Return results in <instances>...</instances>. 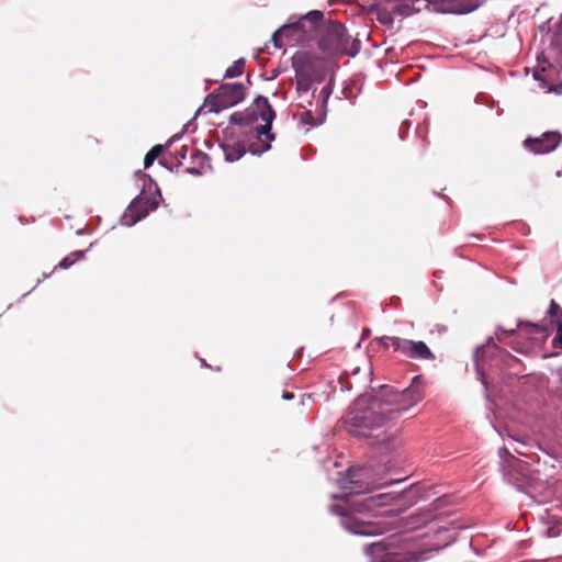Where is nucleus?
<instances>
[{"label":"nucleus","instance_id":"obj_10","mask_svg":"<svg viewBox=\"0 0 562 562\" xmlns=\"http://www.w3.org/2000/svg\"><path fill=\"white\" fill-rule=\"evenodd\" d=\"M517 329H519V336H524L525 338L529 339L530 341L537 340L535 337L536 335H543L544 328L536 323L530 322H518L517 328L506 329L502 326L498 327V331L501 334H497V340L499 342H504L506 337L515 336L517 333Z\"/></svg>","mask_w":562,"mask_h":562},{"label":"nucleus","instance_id":"obj_24","mask_svg":"<svg viewBox=\"0 0 562 562\" xmlns=\"http://www.w3.org/2000/svg\"><path fill=\"white\" fill-rule=\"evenodd\" d=\"M552 345L554 348L562 347V319L557 322V335L553 338Z\"/></svg>","mask_w":562,"mask_h":562},{"label":"nucleus","instance_id":"obj_32","mask_svg":"<svg viewBox=\"0 0 562 562\" xmlns=\"http://www.w3.org/2000/svg\"><path fill=\"white\" fill-rule=\"evenodd\" d=\"M192 157H195V158H199V159H203L205 157V155L203 153H201L200 150H194L192 153Z\"/></svg>","mask_w":562,"mask_h":562},{"label":"nucleus","instance_id":"obj_16","mask_svg":"<svg viewBox=\"0 0 562 562\" xmlns=\"http://www.w3.org/2000/svg\"><path fill=\"white\" fill-rule=\"evenodd\" d=\"M289 40V41H294V42H303L302 38L299 36V33L296 32V30H289L288 32L285 33H280V29L278 31L274 32L273 36H272V41L274 43V46L278 47V48H281L284 43H283V40Z\"/></svg>","mask_w":562,"mask_h":562},{"label":"nucleus","instance_id":"obj_25","mask_svg":"<svg viewBox=\"0 0 562 562\" xmlns=\"http://www.w3.org/2000/svg\"><path fill=\"white\" fill-rule=\"evenodd\" d=\"M403 340V338L400 337H390V336H383L379 339L380 344L384 348H393V341Z\"/></svg>","mask_w":562,"mask_h":562},{"label":"nucleus","instance_id":"obj_36","mask_svg":"<svg viewBox=\"0 0 562 562\" xmlns=\"http://www.w3.org/2000/svg\"><path fill=\"white\" fill-rule=\"evenodd\" d=\"M515 451H516L517 453H519V454L526 456V453H525L524 451H519V450H517V449H515Z\"/></svg>","mask_w":562,"mask_h":562},{"label":"nucleus","instance_id":"obj_2","mask_svg":"<svg viewBox=\"0 0 562 562\" xmlns=\"http://www.w3.org/2000/svg\"><path fill=\"white\" fill-rule=\"evenodd\" d=\"M317 45L321 50L333 56L353 57L360 50V41L353 40L341 23L334 21H323L318 30Z\"/></svg>","mask_w":562,"mask_h":562},{"label":"nucleus","instance_id":"obj_27","mask_svg":"<svg viewBox=\"0 0 562 562\" xmlns=\"http://www.w3.org/2000/svg\"><path fill=\"white\" fill-rule=\"evenodd\" d=\"M339 383L341 385V390L346 389V390H351L352 389V385L351 383L349 382V376L347 373H344L339 376Z\"/></svg>","mask_w":562,"mask_h":562},{"label":"nucleus","instance_id":"obj_8","mask_svg":"<svg viewBox=\"0 0 562 562\" xmlns=\"http://www.w3.org/2000/svg\"><path fill=\"white\" fill-rule=\"evenodd\" d=\"M341 524L348 531L360 536H374L382 532V528L373 521H364L353 514H342Z\"/></svg>","mask_w":562,"mask_h":562},{"label":"nucleus","instance_id":"obj_3","mask_svg":"<svg viewBox=\"0 0 562 562\" xmlns=\"http://www.w3.org/2000/svg\"><path fill=\"white\" fill-rule=\"evenodd\" d=\"M419 2L424 3V8L432 5L435 11L456 14L469 13L481 4V0H407L395 5L393 12L403 16L412 15L422 10L416 7Z\"/></svg>","mask_w":562,"mask_h":562},{"label":"nucleus","instance_id":"obj_17","mask_svg":"<svg viewBox=\"0 0 562 562\" xmlns=\"http://www.w3.org/2000/svg\"><path fill=\"white\" fill-rule=\"evenodd\" d=\"M255 121V112L250 108L244 112H235L231 116V122L240 126L249 125Z\"/></svg>","mask_w":562,"mask_h":562},{"label":"nucleus","instance_id":"obj_29","mask_svg":"<svg viewBox=\"0 0 562 562\" xmlns=\"http://www.w3.org/2000/svg\"><path fill=\"white\" fill-rule=\"evenodd\" d=\"M188 150L189 148L187 145L181 146V148L178 151H176V158L179 160L186 159Z\"/></svg>","mask_w":562,"mask_h":562},{"label":"nucleus","instance_id":"obj_31","mask_svg":"<svg viewBox=\"0 0 562 562\" xmlns=\"http://www.w3.org/2000/svg\"><path fill=\"white\" fill-rule=\"evenodd\" d=\"M294 397H295V395L292 392L284 391L282 393V398H284V400H293Z\"/></svg>","mask_w":562,"mask_h":562},{"label":"nucleus","instance_id":"obj_38","mask_svg":"<svg viewBox=\"0 0 562 562\" xmlns=\"http://www.w3.org/2000/svg\"><path fill=\"white\" fill-rule=\"evenodd\" d=\"M304 114H305V115H307V116H310V117H312V114H311V112H310V111H308V112H305Z\"/></svg>","mask_w":562,"mask_h":562},{"label":"nucleus","instance_id":"obj_19","mask_svg":"<svg viewBox=\"0 0 562 562\" xmlns=\"http://www.w3.org/2000/svg\"><path fill=\"white\" fill-rule=\"evenodd\" d=\"M491 347L498 350L509 361H517V359L514 356H512L508 351H506L505 349L498 348L493 338H490L487 340L486 346H483L476 350V355H475L476 359H479L480 355L485 353L486 348H491Z\"/></svg>","mask_w":562,"mask_h":562},{"label":"nucleus","instance_id":"obj_14","mask_svg":"<svg viewBox=\"0 0 562 562\" xmlns=\"http://www.w3.org/2000/svg\"><path fill=\"white\" fill-rule=\"evenodd\" d=\"M389 550V544L383 541L373 542L366 547L367 554L375 559H381V562H389V560H384V558H387L390 555Z\"/></svg>","mask_w":562,"mask_h":562},{"label":"nucleus","instance_id":"obj_20","mask_svg":"<svg viewBox=\"0 0 562 562\" xmlns=\"http://www.w3.org/2000/svg\"><path fill=\"white\" fill-rule=\"evenodd\" d=\"M164 150V146L162 145H156L154 146L145 156L144 158V168L147 169L149 168L156 158H158L160 156V154L162 153Z\"/></svg>","mask_w":562,"mask_h":562},{"label":"nucleus","instance_id":"obj_34","mask_svg":"<svg viewBox=\"0 0 562 562\" xmlns=\"http://www.w3.org/2000/svg\"><path fill=\"white\" fill-rule=\"evenodd\" d=\"M549 536H558V532L554 531V528L549 529Z\"/></svg>","mask_w":562,"mask_h":562},{"label":"nucleus","instance_id":"obj_26","mask_svg":"<svg viewBox=\"0 0 562 562\" xmlns=\"http://www.w3.org/2000/svg\"><path fill=\"white\" fill-rule=\"evenodd\" d=\"M510 347L520 353H525L531 348L529 344H521L517 339L510 344Z\"/></svg>","mask_w":562,"mask_h":562},{"label":"nucleus","instance_id":"obj_33","mask_svg":"<svg viewBox=\"0 0 562 562\" xmlns=\"http://www.w3.org/2000/svg\"><path fill=\"white\" fill-rule=\"evenodd\" d=\"M517 467H518L519 471H521V472L526 470V463H524V462H517Z\"/></svg>","mask_w":562,"mask_h":562},{"label":"nucleus","instance_id":"obj_11","mask_svg":"<svg viewBox=\"0 0 562 562\" xmlns=\"http://www.w3.org/2000/svg\"><path fill=\"white\" fill-rule=\"evenodd\" d=\"M293 67L295 70V85L299 93L307 92L314 82L313 67L308 63H299L293 60Z\"/></svg>","mask_w":562,"mask_h":562},{"label":"nucleus","instance_id":"obj_15","mask_svg":"<svg viewBox=\"0 0 562 562\" xmlns=\"http://www.w3.org/2000/svg\"><path fill=\"white\" fill-rule=\"evenodd\" d=\"M362 473H358L356 471H349L350 477V490L353 493H363L372 488L371 483H364L361 480Z\"/></svg>","mask_w":562,"mask_h":562},{"label":"nucleus","instance_id":"obj_30","mask_svg":"<svg viewBox=\"0 0 562 562\" xmlns=\"http://www.w3.org/2000/svg\"><path fill=\"white\" fill-rule=\"evenodd\" d=\"M321 94H323L324 97V102H326V100L328 99L329 94H330V89L329 87H324L321 91Z\"/></svg>","mask_w":562,"mask_h":562},{"label":"nucleus","instance_id":"obj_5","mask_svg":"<svg viewBox=\"0 0 562 562\" xmlns=\"http://www.w3.org/2000/svg\"><path fill=\"white\" fill-rule=\"evenodd\" d=\"M250 109L255 112L256 119L260 117L261 121L265 122L263 125H260L256 128V132L259 139L262 136H266L268 143L263 145V150H268L270 149V142L274 139V135L271 133V126L276 117V113L269 103L268 98L261 95L256 98L254 105Z\"/></svg>","mask_w":562,"mask_h":562},{"label":"nucleus","instance_id":"obj_9","mask_svg":"<svg viewBox=\"0 0 562 562\" xmlns=\"http://www.w3.org/2000/svg\"><path fill=\"white\" fill-rule=\"evenodd\" d=\"M562 142V135L559 132H546L539 138H527L525 146L535 154H547L554 150Z\"/></svg>","mask_w":562,"mask_h":562},{"label":"nucleus","instance_id":"obj_7","mask_svg":"<svg viewBox=\"0 0 562 562\" xmlns=\"http://www.w3.org/2000/svg\"><path fill=\"white\" fill-rule=\"evenodd\" d=\"M393 350L398 351L409 359L420 361H434L436 359L435 353L422 340L404 339L393 342Z\"/></svg>","mask_w":562,"mask_h":562},{"label":"nucleus","instance_id":"obj_12","mask_svg":"<svg viewBox=\"0 0 562 562\" xmlns=\"http://www.w3.org/2000/svg\"><path fill=\"white\" fill-rule=\"evenodd\" d=\"M157 206L158 203L148 198L138 196L134 199L127 209L128 214L132 216V224L147 216L148 213L156 210Z\"/></svg>","mask_w":562,"mask_h":562},{"label":"nucleus","instance_id":"obj_28","mask_svg":"<svg viewBox=\"0 0 562 562\" xmlns=\"http://www.w3.org/2000/svg\"><path fill=\"white\" fill-rule=\"evenodd\" d=\"M526 482L519 480V479H513L514 484L519 488L522 490L526 485H532L530 477H525Z\"/></svg>","mask_w":562,"mask_h":562},{"label":"nucleus","instance_id":"obj_18","mask_svg":"<svg viewBox=\"0 0 562 562\" xmlns=\"http://www.w3.org/2000/svg\"><path fill=\"white\" fill-rule=\"evenodd\" d=\"M225 158L228 161H236L245 154V148L241 144L226 145L224 147Z\"/></svg>","mask_w":562,"mask_h":562},{"label":"nucleus","instance_id":"obj_4","mask_svg":"<svg viewBox=\"0 0 562 562\" xmlns=\"http://www.w3.org/2000/svg\"><path fill=\"white\" fill-rule=\"evenodd\" d=\"M245 98V87L241 83H223L205 99V106L212 112L234 106Z\"/></svg>","mask_w":562,"mask_h":562},{"label":"nucleus","instance_id":"obj_37","mask_svg":"<svg viewBox=\"0 0 562 562\" xmlns=\"http://www.w3.org/2000/svg\"><path fill=\"white\" fill-rule=\"evenodd\" d=\"M176 138H178V136H173L172 138H170L169 143H172Z\"/></svg>","mask_w":562,"mask_h":562},{"label":"nucleus","instance_id":"obj_22","mask_svg":"<svg viewBox=\"0 0 562 562\" xmlns=\"http://www.w3.org/2000/svg\"><path fill=\"white\" fill-rule=\"evenodd\" d=\"M85 256L83 251H74L66 256L59 263L58 267L63 269H68L71 267L76 261H78L80 258Z\"/></svg>","mask_w":562,"mask_h":562},{"label":"nucleus","instance_id":"obj_23","mask_svg":"<svg viewBox=\"0 0 562 562\" xmlns=\"http://www.w3.org/2000/svg\"><path fill=\"white\" fill-rule=\"evenodd\" d=\"M548 314L552 318H557L558 321L562 319V308L560 307V305L554 300H552L550 302Z\"/></svg>","mask_w":562,"mask_h":562},{"label":"nucleus","instance_id":"obj_6","mask_svg":"<svg viewBox=\"0 0 562 562\" xmlns=\"http://www.w3.org/2000/svg\"><path fill=\"white\" fill-rule=\"evenodd\" d=\"M324 14L322 11L313 10L302 15L297 21L284 24L280 27V33H285L289 30H296L302 41L308 40L314 32L318 34L321 24L323 23Z\"/></svg>","mask_w":562,"mask_h":562},{"label":"nucleus","instance_id":"obj_21","mask_svg":"<svg viewBox=\"0 0 562 562\" xmlns=\"http://www.w3.org/2000/svg\"><path fill=\"white\" fill-rule=\"evenodd\" d=\"M245 60L238 59L231 67H228L225 71V78H234L238 77L244 72Z\"/></svg>","mask_w":562,"mask_h":562},{"label":"nucleus","instance_id":"obj_1","mask_svg":"<svg viewBox=\"0 0 562 562\" xmlns=\"http://www.w3.org/2000/svg\"><path fill=\"white\" fill-rule=\"evenodd\" d=\"M420 384L422 376L417 375L402 392L382 386L370 407L350 412L346 416L347 430L355 436L373 439V445L390 447L396 434V430H391V423L423 398Z\"/></svg>","mask_w":562,"mask_h":562},{"label":"nucleus","instance_id":"obj_13","mask_svg":"<svg viewBox=\"0 0 562 562\" xmlns=\"http://www.w3.org/2000/svg\"><path fill=\"white\" fill-rule=\"evenodd\" d=\"M394 497L387 493H381L376 495H371L366 497L359 504H357V512L359 514L362 513H371L378 507H383L390 505L393 502Z\"/></svg>","mask_w":562,"mask_h":562},{"label":"nucleus","instance_id":"obj_35","mask_svg":"<svg viewBox=\"0 0 562 562\" xmlns=\"http://www.w3.org/2000/svg\"><path fill=\"white\" fill-rule=\"evenodd\" d=\"M187 171L190 173H199V171L194 168H188Z\"/></svg>","mask_w":562,"mask_h":562}]
</instances>
